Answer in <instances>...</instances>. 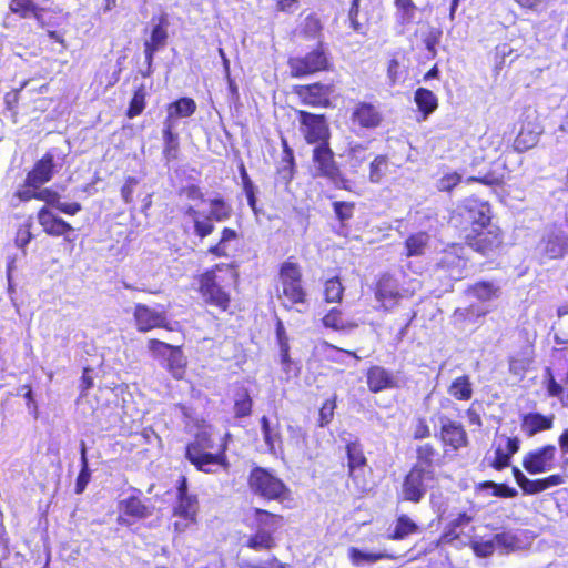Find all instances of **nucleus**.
Listing matches in <instances>:
<instances>
[{
    "instance_id": "obj_1",
    "label": "nucleus",
    "mask_w": 568,
    "mask_h": 568,
    "mask_svg": "<svg viewBox=\"0 0 568 568\" xmlns=\"http://www.w3.org/2000/svg\"><path fill=\"white\" fill-rule=\"evenodd\" d=\"M237 273L232 265L221 264L201 276L200 290L206 302L225 311L230 303L227 288L235 285Z\"/></svg>"
},
{
    "instance_id": "obj_2",
    "label": "nucleus",
    "mask_w": 568,
    "mask_h": 568,
    "mask_svg": "<svg viewBox=\"0 0 568 568\" xmlns=\"http://www.w3.org/2000/svg\"><path fill=\"white\" fill-rule=\"evenodd\" d=\"M466 247L454 243L444 248L437 258L433 275L443 282L444 291L453 290V282L466 276Z\"/></svg>"
},
{
    "instance_id": "obj_3",
    "label": "nucleus",
    "mask_w": 568,
    "mask_h": 568,
    "mask_svg": "<svg viewBox=\"0 0 568 568\" xmlns=\"http://www.w3.org/2000/svg\"><path fill=\"white\" fill-rule=\"evenodd\" d=\"M490 222V207L476 197L465 199L454 211L450 223L466 233L474 227L486 226Z\"/></svg>"
},
{
    "instance_id": "obj_4",
    "label": "nucleus",
    "mask_w": 568,
    "mask_h": 568,
    "mask_svg": "<svg viewBox=\"0 0 568 568\" xmlns=\"http://www.w3.org/2000/svg\"><path fill=\"white\" fill-rule=\"evenodd\" d=\"M250 489L266 499L278 500L285 497V484L263 467H254L248 476Z\"/></svg>"
},
{
    "instance_id": "obj_5",
    "label": "nucleus",
    "mask_w": 568,
    "mask_h": 568,
    "mask_svg": "<svg viewBox=\"0 0 568 568\" xmlns=\"http://www.w3.org/2000/svg\"><path fill=\"white\" fill-rule=\"evenodd\" d=\"M67 154L59 148L50 149L40 160H38L33 169L27 174L29 185L42 186L49 182L54 173L64 164Z\"/></svg>"
},
{
    "instance_id": "obj_6",
    "label": "nucleus",
    "mask_w": 568,
    "mask_h": 568,
    "mask_svg": "<svg viewBox=\"0 0 568 568\" xmlns=\"http://www.w3.org/2000/svg\"><path fill=\"white\" fill-rule=\"evenodd\" d=\"M205 434L197 435L196 440L186 446L185 457L190 460L199 470L204 473H215L217 468L226 466L225 456L214 455L211 453L203 452L205 448H210Z\"/></svg>"
},
{
    "instance_id": "obj_7",
    "label": "nucleus",
    "mask_w": 568,
    "mask_h": 568,
    "mask_svg": "<svg viewBox=\"0 0 568 568\" xmlns=\"http://www.w3.org/2000/svg\"><path fill=\"white\" fill-rule=\"evenodd\" d=\"M434 479L435 474L433 469H422L419 466H413L402 485L403 499L419 503L427 490L433 487Z\"/></svg>"
},
{
    "instance_id": "obj_8",
    "label": "nucleus",
    "mask_w": 568,
    "mask_h": 568,
    "mask_svg": "<svg viewBox=\"0 0 568 568\" xmlns=\"http://www.w3.org/2000/svg\"><path fill=\"white\" fill-rule=\"evenodd\" d=\"M465 240L468 247L481 255H489L501 244L499 231L490 222L486 226L469 230L465 235Z\"/></svg>"
},
{
    "instance_id": "obj_9",
    "label": "nucleus",
    "mask_w": 568,
    "mask_h": 568,
    "mask_svg": "<svg viewBox=\"0 0 568 568\" xmlns=\"http://www.w3.org/2000/svg\"><path fill=\"white\" fill-rule=\"evenodd\" d=\"M301 130L307 143H328L329 128L324 115H317L307 111H298Z\"/></svg>"
},
{
    "instance_id": "obj_10",
    "label": "nucleus",
    "mask_w": 568,
    "mask_h": 568,
    "mask_svg": "<svg viewBox=\"0 0 568 568\" xmlns=\"http://www.w3.org/2000/svg\"><path fill=\"white\" fill-rule=\"evenodd\" d=\"M556 453L555 445L530 450L524 456L523 466L531 475L550 471L555 467Z\"/></svg>"
},
{
    "instance_id": "obj_11",
    "label": "nucleus",
    "mask_w": 568,
    "mask_h": 568,
    "mask_svg": "<svg viewBox=\"0 0 568 568\" xmlns=\"http://www.w3.org/2000/svg\"><path fill=\"white\" fill-rule=\"evenodd\" d=\"M566 253H568V236L557 230L546 232L536 246V254L542 260L559 258Z\"/></svg>"
},
{
    "instance_id": "obj_12",
    "label": "nucleus",
    "mask_w": 568,
    "mask_h": 568,
    "mask_svg": "<svg viewBox=\"0 0 568 568\" xmlns=\"http://www.w3.org/2000/svg\"><path fill=\"white\" fill-rule=\"evenodd\" d=\"M313 163L316 176H323L333 182L339 179L341 171L328 143H321L313 149Z\"/></svg>"
},
{
    "instance_id": "obj_13",
    "label": "nucleus",
    "mask_w": 568,
    "mask_h": 568,
    "mask_svg": "<svg viewBox=\"0 0 568 568\" xmlns=\"http://www.w3.org/2000/svg\"><path fill=\"white\" fill-rule=\"evenodd\" d=\"M288 64L292 75L298 78L325 70L328 60L324 51L317 48L305 57L290 59Z\"/></svg>"
},
{
    "instance_id": "obj_14",
    "label": "nucleus",
    "mask_w": 568,
    "mask_h": 568,
    "mask_svg": "<svg viewBox=\"0 0 568 568\" xmlns=\"http://www.w3.org/2000/svg\"><path fill=\"white\" fill-rule=\"evenodd\" d=\"M133 317L139 332H149L158 327L169 328L164 311H158L141 303L134 306Z\"/></svg>"
},
{
    "instance_id": "obj_15",
    "label": "nucleus",
    "mask_w": 568,
    "mask_h": 568,
    "mask_svg": "<svg viewBox=\"0 0 568 568\" xmlns=\"http://www.w3.org/2000/svg\"><path fill=\"white\" fill-rule=\"evenodd\" d=\"M119 516L118 524L122 526H131L134 519H144L152 515V508L143 504L142 500L135 496L122 499L118 505Z\"/></svg>"
},
{
    "instance_id": "obj_16",
    "label": "nucleus",
    "mask_w": 568,
    "mask_h": 568,
    "mask_svg": "<svg viewBox=\"0 0 568 568\" xmlns=\"http://www.w3.org/2000/svg\"><path fill=\"white\" fill-rule=\"evenodd\" d=\"M513 475L515 477L516 483L526 495L539 494L544 490L561 485L564 483V477L560 475H551L546 478L532 480L527 478L524 475V473L517 467H513Z\"/></svg>"
},
{
    "instance_id": "obj_17",
    "label": "nucleus",
    "mask_w": 568,
    "mask_h": 568,
    "mask_svg": "<svg viewBox=\"0 0 568 568\" xmlns=\"http://www.w3.org/2000/svg\"><path fill=\"white\" fill-rule=\"evenodd\" d=\"M375 294L385 308H392L406 296V291L399 288L398 281L394 276L384 274L377 283Z\"/></svg>"
},
{
    "instance_id": "obj_18",
    "label": "nucleus",
    "mask_w": 568,
    "mask_h": 568,
    "mask_svg": "<svg viewBox=\"0 0 568 568\" xmlns=\"http://www.w3.org/2000/svg\"><path fill=\"white\" fill-rule=\"evenodd\" d=\"M38 221L47 234L64 236L67 241H72V239L69 237V233L73 231V227L63 219L54 215L48 206H43L38 212Z\"/></svg>"
},
{
    "instance_id": "obj_19",
    "label": "nucleus",
    "mask_w": 568,
    "mask_h": 568,
    "mask_svg": "<svg viewBox=\"0 0 568 568\" xmlns=\"http://www.w3.org/2000/svg\"><path fill=\"white\" fill-rule=\"evenodd\" d=\"M333 89L331 85L321 83H313L303 85L298 89L297 93L303 99V102L311 106H328L329 95Z\"/></svg>"
},
{
    "instance_id": "obj_20",
    "label": "nucleus",
    "mask_w": 568,
    "mask_h": 568,
    "mask_svg": "<svg viewBox=\"0 0 568 568\" xmlns=\"http://www.w3.org/2000/svg\"><path fill=\"white\" fill-rule=\"evenodd\" d=\"M440 437L446 445L458 449L467 444V434L459 423L440 417Z\"/></svg>"
},
{
    "instance_id": "obj_21",
    "label": "nucleus",
    "mask_w": 568,
    "mask_h": 568,
    "mask_svg": "<svg viewBox=\"0 0 568 568\" xmlns=\"http://www.w3.org/2000/svg\"><path fill=\"white\" fill-rule=\"evenodd\" d=\"M178 505L174 514L184 520L193 521L197 511V500L195 496L187 494L186 479L183 477L178 487Z\"/></svg>"
},
{
    "instance_id": "obj_22",
    "label": "nucleus",
    "mask_w": 568,
    "mask_h": 568,
    "mask_svg": "<svg viewBox=\"0 0 568 568\" xmlns=\"http://www.w3.org/2000/svg\"><path fill=\"white\" fill-rule=\"evenodd\" d=\"M352 121L361 128L375 129L382 122V114L372 103L359 102L352 113Z\"/></svg>"
},
{
    "instance_id": "obj_23",
    "label": "nucleus",
    "mask_w": 568,
    "mask_h": 568,
    "mask_svg": "<svg viewBox=\"0 0 568 568\" xmlns=\"http://www.w3.org/2000/svg\"><path fill=\"white\" fill-rule=\"evenodd\" d=\"M367 385L373 393L398 386L396 377L382 366H373L368 369Z\"/></svg>"
},
{
    "instance_id": "obj_24",
    "label": "nucleus",
    "mask_w": 568,
    "mask_h": 568,
    "mask_svg": "<svg viewBox=\"0 0 568 568\" xmlns=\"http://www.w3.org/2000/svg\"><path fill=\"white\" fill-rule=\"evenodd\" d=\"M10 10L23 19L34 18L42 27L47 24L45 7L38 6L32 0H11Z\"/></svg>"
},
{
    "instance_id": "obj_25",
    "label": "nucleus",
    "mask_w": 568,
    "mask_h": 568,
    "mask_svg": "<svg viewBox=\"0 0 568 568\" xmlns=\"http://www.w3.org/2000/svg\"><path fill=\"white\" fill-rule=\"evenodd\" d=\"M555 416L542 415L540 413H527L521 419V430L528 436L532 437L536 434L552 428Z\"/></svg>"
},
{
    "instance_id": "obj_26",
    "label": "nucleus",
    "mask_w": 568,
    "mask_h": 568,
    "mask_svg": "<svg viewBox=\"0 0 568 568\" xmlns=\"http://www.w3.org/2000/svg\"><path fill=\"white\" fill-rule=\"evenodd\" d=\"M196 111V103L191 98H180L168 105V114L163 123L178 126L179 118H189Z\"/></svg>"
},
{
    "instance_id": "obj_27",
    "label": "nucleus",
    "mask_w": 568,
    "mask_h": 568,
    "mask_svg": "<svg viewBox=\"0 0 568 568\" xmlns=\"http://www.w3.org/2000/svg\"><path fill=\"white\" fill-rule=\"evenodd\" d=\"M540 133L539 125L534 123L524 124L514 141L515 149L519 152L531 149L537 144Z\"/></svg>"
},
{
    "instance_id": "obj_28",
    "label": "nucleus",
    "mask_w": 568,
    "mask_h": 568,
    "mask_svg": "<svg viewBox=\"0 0 568 568\" xmlns=\"http://www.w3.org/2000/svg\"><path fill=\"white\" fill-rule=\"evenodd\" d=\"M175 130L176 126L170 125V123H163V156L166 162L178 159L179 155L180 139Z\"/></svg>"
},
{
    "instance_id": "obj_29",
    "label": "nucleus",
    "mask_w": 568,
    "mask_h": 568,
    "mask_svg": "<svg viewBox=\"0 0 568 568\" xmlns=\"http://www.w3.org/2000/svg\"><path fill=\"white\" fill-rule=\"evenodd\" d=\"M294 168L293 151L288 148L287 143L284 142L283 156L277 168V181L287 185L294 176Z\"/></svg>"
},
{
    "instance_id": "obj_30",
    "label": "nucleus",
    "mask_w": 568,
    "mask_h": 568,
    "mask_svg": "<svg viewBox=\"0 0 568 568\" xmlns=\"http://www.w3.org/2000/svg\"><path fill=\"white\" fill-rule=\"evenodd\" d=\"M448 394L457 400H469L473 396V384L469 376H458L450 383Z\"/></svg>"
},
{
    "instance_id": "obj_31",
    "label": "nucleus",
    "mask_w": 568,
    "mask_h": 568,
    "mask_svg": "<svg viewBox=\"0 0 568 568\" xmlns=\"http://www.w3.org/2000/svg\"><path fill=\"white\" fill-rule=\"evenodd\" d=\"M488 312L480 304H471L467 307H458L454 311L453 320L456 324H463L466 322L475 323L479 317L486 315Z\"/></svg>"
},
{
    "instance_id": "obj_32",
    "label": "nucleus",
    "mask_w": 568,
    "mask_h": 568,
    "mask_svg": "<svg viewBox=\"0 0 568 568\" xmlns=\"http://www.w3.org/2000/svg\"><path fill=\"white\" fill-rule=\"evenodd\" d=\"M414 100L418 106V110L423 113L424 119L433 113L438 105L436 95L430 90L425 88H418L415 91Z\"/></svg>"
},
{
    "instance_id": "obj_33",
    "label": "nucleus",
    "mask_w": 568,
    "mask_h": 568,
    "mask_svg": "<svg viewBox=\"0 0 568 568\" xmlns=\"http://www.w3.org/2000/svg\"><path fill=\"white\" fill-rule=\"evenodd\" d=\"M346 453L349 475H355L356 471H363L366 465V457L364 456L361 445L356 442L348 443L346 445Z\"/></svg>"
},
{
    "instance_id": "obj_34",
    "label": "nucleus",
    "mask_w": 568,
    "mask_h": 568,
    "mask_svg": "<svg viewBox=\"0 0 568 568\" xmlns=\"http://www.w3.org/2000/svg\"><path fill=\"white\" fill-rule=\"evenodd\" d=\"M348 558L354 566H363L364 564H374L381 559L394 558L387 552H367L358 548L348 549Z\"/></svg>"
},
{
    "instance_id": "obj_35",
    "label": "nucleus",
    "mask_w": 568,
    "mask_h": 568,
    "mask_svg": "<svg viewBox=\"0 0 568 568\" xmlns=\"http://www.w3.org/2000/svg\"><path fill=\"white\" fill-rule=\"evenodd\" d=\"M168 21L164 16L159 20V23L153 26L149 40H145L144 44L155 50H161L165 47L168 40Z\"/></svg>"
},
{
    "instance_id": "obj_36",
    "label": "nucleus",
    "mask_w": 568,
    "mask_h": 568,
    "mask_svg": "<svg viewBox=\"0 0 568 568\" xmlns=\"http://www.w3.org/2000/svg\"><path fill=\"white\" fill-rule=\"evenodd\" d=\"M429 242V235L425 232H418L410 235L405 241L406 255L420 256L425 253Z\"/></svg>"
},
{
    "instance_id": "obj_37",
    "label": "nucleus",
    "mask_w": 568,
    "mask_h": 568,
    "mask_svg": "<svg viewBox=\"0 0 568 568\" xmlns=\"http://www.w3.org/2000/svg\"><path fill=\"white\" fill-rule=\"evenodd\" d=\"M558 318L554 324L555 338L557 344L568 343V304L562 305L557 311Z\"/></svg>"
},
{
    "instance_id": "obj_38",
    "label": "nucleus",
    "mask_w": 568,
    "mask_h": 568,
    "mask_svg": "<svg viewBox=\"0 0 568 568\" xmlns=\"http://www.w3.org/2000/svg\"><path fill=\"white\" fill-rule=\"evenodd\" d=\"M417 463L414 466H419L422 469H433L434 462L438 453L430 444L419 445L416 449Z\"/></svg>"
},
{
    "instance_id": "obj_39",
    "label": "nucleus",
    "mask_w": 568,
    "mask_h": 568,
    "mask_svg": "<svg viewBox=\"0 0 568 568\" xmlns=\"http://www.w3.org/2000/svg\"><path fill=\"white\" fill-rule=\"evenodd\" d=\"M322 33V23L316 14H308L300 27V34L305 39H317Z\"/></svg>"
},
{
    "instance_id": "obj_40",
    "label": "nucleus",
    "mask_w": 568,
    "mask_h": 568,
    "mask_svg": "<svg viewBox=\"0 0 568 568\" xmlns=\"http://www.w3.org/2000/svg\"><path fill=\"white\" fill-rule=\"evenodd\" d=\"M418 529L417 525L406 515L398 517L395 529L390 535L392 539L400 540L416 532Z\"/></svg>"
},
{
    "instance_id": "obj_41",
    "label": "nucleus",
    "mask_w": 568,
    "mask_h": 568,
    "mask_svg": "<svg viewBox=\"0 0 568 568\" xmlns=\"http://www.w3.org/2000/svg\"><path fill=\"white\" fill-rule=\"evenodd\" d=\"M469 291L476 298L484 302L496 298L499 294V287L490 282L476 283Z\"/></svg>"
},
{
    "instance_id": "obj_42",
    "label": "nucleus",
    "mask_w": 568,
    "mask_h": 568,
    "mask_svg": "<svg viewBox=\"0 0 568 568\" xmlns=\"http://www.w3.org/2000/svg\"><path fill=\"white\" fill-rule=\"evenodd\" d=\"M168 367L172 375L180 378L183 374V368L186 364L185 357L183 356L180 347H173L172 352L166 356Z\"/></svg>"
},
{
    "instance_id": "obj_43",
    "label": "nucleus",
    "mask_w": 568,
    "mask_h": 568,
    "mask_svg": "<svg viewBox=\"0 0 568 568\" xmlns=\"http://www.w3.org/2000/svg\"><path fill=\"white\" fill-rule=\"evenodd\" d=\"M283 295L291 304H300L305 302V291L301 282L282 283Z\"/></svg>"
},
{
    "instance_id": "obj_44",
    "label": "nucleus",
    "mask_w": 568,
    "mask_h": 568,
    "mask_svg": "<svg viewBox=\"0 0 568 568\" xmlns=\"http://www.w3.org/2000/svg\"><path fill=\"white\" fill-rule=\"evenodd\" d=\"M247 546L254 550L271 549L274 546L271 531L265 528H260L257 532L248 539Z\"/></svg>"
},
{
    "instance_id": "obj_45",
    "label": "nucleus",
    "mask_w": 568,
    "mask_h": 568,
    "mask_svg": "<svg viewBox=\"0 0 568 568\" xmlns=\"http://www.w3.org/2000/svg\"><path fill=\"white\" fill-rule=\"evenodd\" d=\"M261 428L265 444L268 446L271 454H276V443L280 442V433L276 428H273L266 416L261 418Z\"/></svg>"
},
{
    "instance_id": "obj_46",
    "label": "nucleus",
    "mask_w": 568,
    "mask_h": 568,
    "mask_svg": "<svg viewBox=\"0 0 568 568\" xmlns=\"http://www.w3.org/2000/svg\"><path fill=\"white\" fill-rule=\"evenodd\" d=\"M359 1L361 0H352V4L349 8V12H348V20H349L351 28L355 32H357L359 34H365L366 23L361 18V14H359Z\"/></svg>"
},
{
    "instance_id": "obj_47",
    "label": "nucleus",
    "mask_w": 568,
    "mask_h": 568,
    "mask_svg": "<svg viewBox=\"0 0 568 568\" xmlns=\"http://www.w3.org/2000/svg\"><path fill=\"white\" fill-rule=\"evenodd\" d=\"M387 158L385 155L376 156L369 168V181L378 183L385 176L387 172Z\"/></svg>"
},
{
    "instance_id": "obj_48",
    "label": "nucleus",
    "mask_w": 568,
    "mask_h": 568,
    "mask_svg": "<svg viewBox=\"0 0 568 568\" xmlns=\"http://www.w3.org/2000/svg\"><path fill=\"white\" fill-rule=\"evenodd\" d=\"M493 542L496 550L508 552L516 547L517 538L508 531L496 534L493 537Z\"/></svg>"
},
{
    "instance_id": "obj_49",
    "label": "nucleus",
    "mask_w": 568,
    "mask_h": 568,
    "mask_svg": "<svg viewBox=\"0 0 568 568\" xmlns=\"http://www.w3.org/2000/svg\"><path fill=\"white\" fill-rule=\"evenodd\" d=\"M344 287L338 277L327 280L325 283V300L329 303L339 302L342 300Z\"/></svg>"
},
{
    "instance_id": "obj_50",
    "label": "nucleus",
    "mask_w": 568,
    "mask_h": 568,
    "mask_svg": "<svg viewBox=\"0 0 568 568\" xmlns=\"http://www.w3.org/2000/svg\"><path fill=\"white\" fill-rule=\"evenodd\" d=\"M397 19L400 23H408L415 17L416 7L412 0H395Z\"/></svg>"
},
{
    "instance_id": "obj_51",
    "label": "nucleus",
    "mask_w": 568,
    "mask_h": 568,
    "mask_svg": "<svg viewBox=\"0 0 568 568\" xmlns=\"http://www.w3.org/2000/svg\"><path fill=\"white\" fill-rule=\"evenodd\" d=\"M230 215L231 210L222 199H213L211 201V211L207 214L211 220L221 222L227 220Z\"/></svg>"
},
{
    "instance_id": "obj_52",
    "label": "nucleus",
    "mask_w": 568,
    "mask_h": 568,
    "mask_svg": "<svg viewBox=\"0 0 568 568\" xmlns=\"http://www.w3.org/2000/svg\"><path fill=\"white\" fill-rule=\"evenodd\" d=\"M252 412V399L246 390L237 394L234 403V413L236 417H246Z\"/></svg>"
},
{
    "instance_id": "obj_53",
    "label": "nucleus",
    "mask_w": 568,
    "mask_h": 568,
    "mask_svg": "<svg viewBox=\"0 0 568 568\" xmlns=\"http://www.w3.org/2000/svg\"><path fill=\"white\" fill-rule=\"evenodd\" d=\"M144 99H145V93H144L143 88L138 89L134 92V95L130 102V105H129V109L126 112L128 118L133 119L142 113V111L145 108Z\"/></svg>"
},
{
    "instance_id": "obj_54",
    "label": "nucleus",
    "mask_w": 568,
    "mask_h": 568,
    "mask_svg": "<svg viewBox=\"0 0 568 568\" xmlns=\"http://www.w3.org/2000/svg\"><path fill=\"white\" fill-rule=\"evenodd\" d=\"M281 283L284 282H301V271L297 264L285 262L280 272Z\"/></svg>"
},
{
    "instance_id": "obj_55",
    "label": "nucleus",
    "mask_w": 568,
    "mask_h": 568,
    "mask_svg": "<svg viewBox=\"0 0 568 568\" xmlns=\"http://www.w3.org/2000/svg\"><path fill=\"white\" fill-rule=\"evenodd\" d=\"M288 433H290L288 445H292L296 452L302 453L305 448V442H306L305 432L301 427L288 426Z\"/></svg>"
},
{
    "instance_id": "obj_56",
    "label": "nucleus",
    "mask_w": 568,
    "mask_h": 568,
    "mask_svg": "<svg viewBox=\"0 0 568 568\" xmlns=\"http://www.w3.org/2000/svg\"><path fill=\"white\" fill-rule=\"evenodd\" d=\"M255 516H256V520L260 525V528H265V529L276 528L281 520V517L273 515L266 510L258 509V508L255 509Z\"/></svg>"
},
{
    "instance_id": "obj_57",
    "label": "nucleus",
    "mask_w": 568,
    "mask_h": 568,
    "mask_svg": "<svg viewBox=\"0 0 568 568\" xmlns=\"http://www.w3.org/2000/svg\"><path fill=\"white\" fill-rule=\"evenodd\" d=\"M18 395H22L26 399L27 408L29 413L37 419L39 412L38 405L33 398V392L30 385H22L18 389Z\"/></svg>"
},
{
    "instance_id": "obj_58",
    "label": "nucleus",
    "mask_w": 568,
    "mask_h": 568,
    "mask_svg": "<svg viewBox=\"0 0 568 568\" xmlns=\"http://www.w3.org/2000/svg\"><path fill=\"white\" fill-rule=\"evenodd\" d=\"M471 548L478 557L483 558L488 557L496 551L493 538L488 540H474L471 542Z\"/></svg>"
},
{
    "instance_id": "obj_59",
    "label": "nucleus",
    "mask_w": 568,
    "mask_h": 568,
    "mask_svg": "<svg viewBox=\"0 0 568 568\" xmlns=\"http://www.w3.org/2000/svg\"><path fill=\"white\" fill-rule=\"evenodd\" d=\"M212 221L213 220H211L207 215L203 216V219L196 220L194 223L195 234L201 239L210 235L214 230Z\"/></svg>"
},
{
    "instance_id": "obj_60",
    "label": "nucleus",
    "mask_w": 568,
    "mask_h": 568,
    "mask_svg": "<svg viewBox=\"0 0 568 568\" xmlns=\"http://www.w3.org/2000/svg\"><path fill=\"white\" fill-rule=\"evenodd\" d=\"M323 324L326 327H331L334 329L344 328V321L342 318V314L337 308H332L328 314H326L323 318Z\"/></svg>"
},
{
    "instance_id": "obj_61",
    "label": "nucleus",
    "mask_w": 568,
    "mask_h": 568,
    "mask_svg": "<svg viewBox=\"0 0 568 568\" xmlns=\"http://www.w3.org/2000/svg\"><path fill=\"white\" fill-rule=\"evenodd\" d=\"M510 458L511 456L508 455L504 447L499 444L495 449V458L491 462V466L497 470H501L509 465Z\"/></svg>"
},
{
    "instance_id": "obj_62",
    "label": "nucleus",
    "mask_w": 568,
    "mask_h": 568,
    "mask_svg": "<svg viewBox=\"0 0 568 568\" xmlns=\"http://www.w3.org/2000/svg\"><path fill=\"white\" fill-rule=\"evenodd\" d=\"M334 212L339 221L345 222L353 216L354 204L348 202H334Z\"/></svg>"
},
{
    "instance_id": "obj_63",
    "label": "nucleus",
    "mask_w": 568,
    "mask_h": 568,
    "mask_svg": "<svg viewBox=\"0 0 568 568\" xmlns=\"http://www.w3.org/2000/svg\"><path fill=\"white\" fill-rule=\"evenodd\" d=\"M403 68L397 59H392L387 67V78L390 85H395L403 78Z\"/></svg>"
},
{
    "instance_id": "obj_64",
    "label": "nucleus",
    "mask_w": 568,
    "mask_h": 568,
    "mask_svg": "<svg viewBox=\"0 0 568 568\" xmlns=\"http://www.w3.org/2000/svg\"><path fill=\"white\" fill-rule=\"evenodd\" d=\"M462 180V176L456 173H449L444 175L437 181V189L439 191H450L454 186H456Z\"/></svg>"
}]
</instances>
